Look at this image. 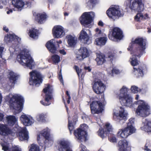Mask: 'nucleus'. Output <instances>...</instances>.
<instances>
[{
  "instance_id": "f257e3e1",
  "label": "nucleus",
  "mask_w": 151,
  "mask_h": 151,
  "mask_svg": "<svg viewBox=\"0 0 151 151\" xmlns=\"http://www.w3.org/2000/svg\"><path fill=\"white\" fill-rule=\"evenodd\" d=\"M146 42V40L143 39L142 38H138L132 39L131 45L129 46L128 48V51L131 50L133 47V44H138L139 46V51L138 53L139 54H139L138 55L135 52L133 53L132 57L130 58L129 60L132 65L134 66L138 64V62L136 58V56L139 58L140 57V55L143 54V51L145 49Z\"/></svg>"
},
{
  "instance_id": "f03ea898",
  "label": "nucleus",
  "mask_w": 151,
  "mask_h": 151,
  "mask_svg": "<svg viewBox=\"0 0 151 151\" xmlns=\"http://www.w3.org/2000/svg\"><path fill=\"white\" fill-rule=\"evenodd\" d=\"M7 97L10 99V106L15 110V113L17 114L21 112L23 108L24 102L23 97L19 94H10Z\"/></svg>"
},
{
  "instance_id": "7ed1b4c3",
  "label": "nucleus",
  "mask_w": 151,
  "mask_h": 151,
  "mask_svg": "<svg viewBox=\"0 0 151 151\" xmlns=\"http://www.w3.org/2000/svg\"><path fill=\"white\" fill-rule=\"evenodd\" d=\"M17 60L21 65L32 69L35 63L27 50H24L17 56Z\"/></svg>"
},
{
  "instance_id": "20e7f679",
  "label": "nucleus",
  "mask_w": 151,
  "mask_h": 151,
  "mask_svg": "<svg viewBox=\"0 0 151 151\" xmlns=\"http://www.w3.org/2000/svg\"><path fill=\"white\" fill-rule=\"evenodd\" d=\"M12 131L4 124H0V139L3 141L4 144L1 143L2 147V150L4 151H9L8 148V144L5 141V137L9 134H12Z\"/></svg>"
},
{
  "instance_id": "39448f33",
  "label": "nucleus",
  "mask_w": 151,
  "mask_h": 151,
  "mask_svg": "<svg viewBox=\"0 0 151 151\" xmlns=\"http://www.w3.org/2000/svg\"><path fill=\"white\" fill-rule=\"evenodd\" d=\"M139 105L136 110V114L142 117H145L150 114V108L148 104L144 101H138Z\"/></svg>"
},
{
  "instance_id": "423d86ee",
  "label": "nucleus",
  "mask_w": 151,
  "mask_h": 151,
  "mask_svg": "<svg viewBox=\"0 0 151 151\" xmlns=\"http://www.w3.org/2000/svg\"><path fill=\"white\" fill-rule=\"evenodd\" d=\"M50 130L46 128L42 130L40 134L38 135L37 141L40 146L45 147H49L51 145V144H48L46 142L49 141Z\"/></svg>"
},
{
  "instance_id": "0eeeda50",
  "label": "nucleus",
  "mask_w": 151,
  "mask_h": 151,
  "mask_svg": "<svg viewBox=\"0 0 151 151\" xmlns=\"http://www.w3.org/2000/svg\"><path fill=\"white\" fill-rule=\"evenodd\" d=\"M130 0H128L124 2V5L129 6L132 10L137 11L138 12H142L144 9V4L142 0H134L129 5Z\"/></svg>"
},
{
  "instance_id": "6e6552de",
  "label": "nucleus",
  "mask_w": 151,
  "mask_h": 151,
  "mask_svg": "<svg viewBox=\"0 0 151 151\" xmlns=\"http://www.w3.org/2000/svg\"><path fill=\"white\" fill-rule=\"evenodd\" d=\"M88 128V126L87 125L85 124H81L80 128L74 131V135L78 139L81 141H86L87 136L86 130Z\"/></svg>"
},
{
  "instance_id": "1a4fd4ad",
  "label": "nucleus",
  "mask_w": 151,
  "mask_h": 151,
  "mask_svg": "<svg viewBox=\"0 0 151 151\" xmlns=\"http://www.w3.org/2000/svg\"><path fill=\"white\" fill-rule=\"evenodd\" d=\"M53 91L52 86L49 84L45 85V88L43 90V92L45 94V102L43 101H41V104L45 106H47L50 104L51 103L49 101L52 98V95Z\"/></svg>"
},
{
  "instance_id": "9d476101",
  "label": "nucleus",
  "mask_w": 151,
  "mask_h": 151,
  "mask_svg": "<svg viewBox=\"0 0 151 151\" xmlns=\"http://www.w3.org/2000/svg\"><path fill=\"white\" fill-rule=\"evenodd\" d=\"M29 75L30 77L29 81L30 85L38 86L42 83L43 77L38 72L33 70L30 72Z\"/></svg>"
},
{
  "instance_id": "9b49d317",
  "label": "nucleus",
  "mask_w": 151,
  "mask_h": 151,
  "mask_svg": "<svg viewBox=\"0 0 151 151\" xmlns=\"http://www.w3.org/2000/svg\"><path fill=\"white\" fill-rule=\"evenodd\" d=\"M90 107L91 113L93 114L101 113L104 110V106L99 101H92L90 104Z\"/></svg>"
},
{
  "instance_id": "f8f14e48",
  "label": "nucleus",
  "mask_w": 151,
  "mask_h": 151,
  "mask_svg": "<svg viewBox=\"0 0 151 151\" xmlns=\"http://www.w3.org/2000/svg\"><path fill=\"white\" fill-rule=\"evenodd\" d=\"M94 17L95 13L93 12H85L80 18V22L82 24H88L91 23Z\"/></svg>"
},
{
  "instance_id": "ddd939ff",
  "label": "nucleus",
  "mask_w": 151,
  "mask_h": 151,
  "mask_svg": "<svg viewBox=\"0 0 151 151\" xmlns=\"http://www.w3.org/2000/svg\"><path fill=\"white\" fill-rule=\"evenodd\" d=\"M106 14L110 18H113V17H120L122 16L123 12L121 10L120 8L117 6H114L109 8L106 11Z\"/></svg>"
},
{
  "instance_id": "4468645a",
  "label": "nucleus",
  "mask_w": 151,
  "mask_h": 151,
  "mask_svg": "<svg viewBox=\"0 0 151 151\" xmlns=\"http://www.w3.org/2000/svg\"><path fill=\"white\" fill-rule=\"evenodd\" d=\"M90 50L86 47H81L78 50V53L76 54V58L82 61L90 55Z\"/></svg>"
},
{
  "instance_id": "2eb2a0df",
  "label": "nucleus",
  "mask_w": 151,
  "mask_h": 151,
  "mask_svg": "<svg viewBox=\"0 0 151 151\" xmlns=\"http://www.w3.org/2000/svg\"><path fill=\"white\" fill-rule=\"evenodd\" d=\"M123 37L122 31L119 28L115 27L112 30V35H109V38L112 41H114L115 39L121 40Z\"/></svg>"
},
{
  "instance_id": "dca6fc26",
  "label": "nucleus",
  "mask_w": 151,
  "mask_h": 151,
  "mask_svg": "<svg viewBox=\"0 0 151 151\" xmlns=\"http://www.w3.org/2000/svg\"><path fill=\"white\" fill-rule=\"evenodd\" d=\"M93 88L94 92L97 94L103 93L105 90V86L100 80H95L93 82Z\"/></svg>"
},
{
  "instance_id": "f3484780",
  "label": "nucleus",
  "mask_w": 151,
  "mask_h": 151,
  "mask_svg": "<svg viewBox=\"0 0 151 151\" xmlns=\"http://www.w3.org/2000/svg\"><path fill=\"white\" fill-rule=\"evenodd\" d=\"M104 131L103 129L100 128L98 133L99 135L102 138L105 137L108 134H111L113 131V128L110 124L106 123L104 127Z\"/></svg>"
},
{
  "instance_id": "a211bd4d",
  "label": "nucleus",
  "mask_w": 151,
  "mask_h": 151,
  "mask_svg": "<svg viewBox=\"0 0 151 151\" xmlns=\"http://www.w3.org/2000/svg\"><path fill=\"white\" fill-rule=\"evenodd\" d=\"M52 32L54 36L57 38H60L65 35L64 28L60 25H56L53 28Z\"/></svg>"
},
{
  "instance_id": "6ab92c4d",
  "label": "nucleus",
  "mask_w": 151,
  "mask_h": 151,
  "mask_svg": "<svg viewBox=\"0 0 151 151\" xmlns=\"http://www.w3.org/2000/svg\"><path fill=\"white\" fill-rule=\"evenodd\" d=\"M58 143L57 147L59 151H73L70 143L68 141L60 140L58 142Z\"/></svg>"
},
{
  "instance_id": "aec40b11",
  "label": "nucleus",
  "mask_w": 151,
  "mask_h": 151,
  "mask_svg": "<svg viewBox=\"0 0 151 151\" xmlns=\"http://www.w3.org/2000/svg\"><path fill=\"white\" fill-rule=\"evenodd\" d=\"M20 119L21 122L25 126L31 125L35 122V120L32 116L25 114L22 115Z\"/></svg>"
},
{
  "instance_id": "412c9836",
  "label": "nucleus",
  "mask_w": 151,
  "mask_h": 151,
  "mask_svg": "<svg viewBox=\"0 0 151 151\" xmlns=\"http://www.w3.org/2000/svg\"><path fill=\"white\" fill-rule=\"evenodd\" d=\"M135 132L134 129H130L126 127L124 129H119L117 134L118 136L121 138H125Z\"/></svg>"
},
{
  "instance_id": "4be33fe9",
  "label": "nucleus",
  "mask_w": 151,
  "mask_h": 151,
  "mask_svg": "<svg viewBox=\"0 0 151 151\" xmlns=\"http://www.w3.org/2000/svg\"><path fill=\"white\" fill-rule=\"evenodd\" d=\"M119 151H130L131 147L129 142L126 140L120 141L119 142Z\"/></svg>"
},
{
  "instance_id": "5701e85b",
  "label": "nucleus",
  "mask_w": 151,
  "mask_h": 151,
  "mask_svg": "<svg viewBox=\"0 0 151 151\" xmlns=\"http://www.w3.org/2000/svg\"><path fill=\"white\" fill-rule=\"evenodd\" d=\"M133 73L137 77H142L143 76L144 72L147 70L146 66L143 65L139 66L138 68H134Z\"/></svg>"
},
{
  "instance_id": "b1692460",
  "label": "nucleus",
  "mask_w": 151,
  "mask_h": 151,
  "mask_svg": "<svg viewBox=\"0 0 151 151\" xmlns=\"http://www.w3.org/2000/svg\"><path fill=\"white\" fill-rule=\"evenodd\" d=\"M119 99L121 104L123 105L131 107L132 105V98L129 95Z\"/></svg>"
},
{
  "instance_id": "393cba45",
  "label": "nucleus",
  "mask_w": 151,
  "mask_h": 151,
  "mask_svg": "<svg viewBox=\"0 0 151 151\" xmlns=\"http://www.w3.org/2000/svg\"><path fill=\"white\" fill-rule=\"evenodd\" d=\"M79 39L83 41L84 43L89 44L91 42L89 37L84 29H83L80 33Z\"/></svg>"
},
{
  "instance_id": "a878e982",
  "label": "nucleus",
  "mask_w": 151,
  "mask_h": 151,
  "mask_svg": "<svg viewBox=\"0 0 151 151\" xmlns=\"http://www.w3.org/2000/svg\"><path fill=\"white\" fill-rule=\"evenodd\" d=\"M141 128V129L145 131L151 132V121H148L146 119H143Z\"/></svg>"
},
{
  "instance_id": "bb28decb",
  "label": "nucleus",
  "mask_w": 151,
  "mask_h": 151,
  "mask_svg": "<svg viewBox=\"0 0 151 151\" xmlns=\"http://www.w3.org/2000/svg\"><path fill=\"white\" fill-rule=\"evenodd\" d=\"M18 134L19 139L21 141L27 140L29 138L28 132L25 127L21 128Z\"/></svg>"
},
{
  "instance_id": "cd10ccee",
  "label": "nucleus",
  "mask_w": 151,
  "mask_h": 151,
  "mask_svg": "<svg viewBox=\"0 0 151 151\" xmlns=\"http://www.w3.org/2000/svg\"><path fill=\"white\" fill-rule=\"evenodd\" d=\"M66 38L67 43L69 47H73L77 43V38L74 36L68 35L66 36Z\"/></svg>"
},
{
  "instance_id": "c85d7f7f",
  "label": "nucleus",
  "mask_w": 151,
  "mask_h": 151,
  "mask_svg": "<svg viewBox=\"0 0 151 151\" xmlns=\"http://www.w3.org/2000/svg\"><path fill=\"white\" fill-rule=\"evenodd\" d=\"M54 40L52 39L48 41L46 45V47L49 51L53 53H55L56 51V48L54 44Z\"/></svg>"
},
{
  "instance_id": "c756f323",
  "label": "nucleus",
  "mask_w": 151,
  "mask_h": 151,
  "mask_svg": "<svg viewBox=\"0 0 151 151\" xmlns=\"http://www.w3.org/2000/svg\"><path fill=\"white\" fill-rule=\"evenodd\" d=\"M12 4L19 11L22 10L25 4L22 0H13Z\"/></svg>"
},
{
  "instance_id": "7c9ffc66",
  "label": "nucleus",
  "mask_w": 151,
  "mask_h": 151,
  "mask_svg": "<svg viewBox=\"0 0 151 151\" xmlns=\"http://www.w3.org/2000/svg\"><path fill=\"white\" fill-rule=\"evenodd\" d=\"M47 17V15L45 13L38 14H37L35 19L39 23L42 24L44 22Z\"/></svg>"
},
{
  "instance_id": "2f4dec72",
  "label": "nucleus",
  "mask_w": 151,
  "mask_h": 151,
  "mask_svg": "<svg viewBox=\"0 0 151 151\" xmlns=\"http://www.w3.org/2000/svg\"><path fill=\"white\" fill-rule=\"evenodd\" d=\"M20 40L19 38L14 34H7L4 37V40L7 43L13 40Z\"/></svg>"
},
{
  "instance_id": "473e14b6",
  "label": "nucleus",
  "mask_w": 151,
  "mask_h": 151,
  "mask_svg": "<svg viewBox=\"0 0 151 151\" xmlns=\"http://www.w3.org/2000/svg\"><path fill=\"white\" fill-rule=\"evenodd\" d=\"M128 88L125 86H123L120 90L119 94L118 96L119 99L125 97L129 95L127 94Z\"/></svg>"
},
{
  "instance_id": "72a5a7b5",
  "label": "nucleus",
  "mask_w": 151,
  "mask_h": 151,
  "mask_svg": "<svg viewBox=\"0 0 151 151\" xmlns=\"http://www.w3.org/2000/svg\"><path fill=\"white\" fill-rule=\"evenodd\" d=\"M39 33L37 29L32 28L30 29L29 32V35L30 37L34 39H37L38 37Z\"/></svg>"
},
{
  "instance_id": "f704fd0d",
  "label": "nucleus",
  "mask_w": 151,
  "mask_h": 151,
  "mask_svg": "<svg viewBox=\"0 0 151 151\" xmlns=\"http://www.w3.org/2000/svg\"><path fill=\"white\" fill-rule=\"evenodd\" d=\"M9 81L12 83L10 85L11 86H13L16 83L17 79V76L16 74L13 72H10L8 75Z\"/></svg>"
},
{
  "instance_id": "c9c22d12",
  "label": "nucleus",
  "mask_w": 151,
  "mask_h": 151,
  "mask_svg": "<svg viewBox=\"0 0 151 151\" xmlns=\"http://www.w3.org/2000/svg\"><path fill=\"white\" fill-rule=\"evenodd\" d=\"M118 109L119 112L117 116L119 117L121 119H125L127 115V113L122 107H119Z\"/></svg>"
},
{
  "instance_id": "e433bc0d",
  "label": "nucleus",
  "mask_w": 151,
  "mask_h": 151,
  "mask_svg": "<svg viewBox=\"0 0 151 151\" xmlns=\"http://www.w3.org/2000/svg\"><path fill=\"white\" fill-rule=\"evenodd\" d=\"M46 114L43 113L38 114L36 116V119L39 122L44 123L46 121Z\"/></svg>"
},
{
  "instance_id": "4c0bfd02",
  "label": "nucleus",
  "mask_w": 151,
  "mask_h": 151,
  "mask_svg": "<svg viewBox=\"0 0 151 151\" xmlns=\"http://www.w3.org/2000/svg\"><path fill=\"white\" fill-rule=\"evenodd\" d=\"M8 124L11 126L15 124L17 121V118L14 116H9L6 117Z\"/></svg>"
},
{
  "instance_id": "58836bf2",
  "label": "nucleus",
  "mask_w": 151,
  "mask_h": 151,
  "mask_svg": "<svg viewBox=\"0 0 151 151\" xmlns=\"http://www.w3.org/2000/svg\"><path fill=\"white\" fill-rule=\"evenodd\" d=\"M106 38L105 37L96 38L95 40V43L98 45H104L107 40Z\"/></svg>"
},
{
  "instance_id": "ea45409f",
  "label": "nucleus",
  "mask_w": 151,
  "mask_h": 151,
  "mask_svg": "<svg viewBox=\"0 0 151 151\" xmlns=\"http://www.w3.org/2000/svg\"><path fill=\"white\" fill-rule=\"evenodd\" d=\"M74 117L75 119L74 120H73V123H71V122L69 121V120H68V127L71 134L72 131L74 129V126L77 120V117L76 116Z\"/></svg>"
},
{
  "instance_id": "a19ab883",
  "label": "nucleus",
  "mask_w": 151,
  "mask_h": 151,
  "mask_svg": "<svg viewBox=\"0 0 151 151\" xmlns=\"http://www.w3.org/2000/svg\"><path fill=\"white\" fill-rule=\"evenodd\" d=\"M96 60L98 65H101L104 62V56L101 55H98Z\"/></svg>"
},
{
  "instance_id": "79ce46f5",
  "label": "nucleus",
  "mask_w": 151,
  "mask_h": 151,
  "mask_svg": "<svg viewBox=\"0 0 151 151\" xmlns=\"http://www.w3.org/2000/svg\"><path fill=\"white\" fill-rule=\"evenodd\" d=\"M134 119L133 118H131L129 120V122L127 124V127L131 129H134V132H135L136 129L134 127Z\"/></svg>"
},
{
  "instance_id": "37998d69",
  "label": "nucleus",
  "mask_w": 151,
  "mask_h": 151,
  "mask_svg": "<svg viewBox=\"0 0 151 151\" xmlns=\"http://www.w3.org/2000/svg\"><path fill=\"white\" fill-rule=\"evenodd\" d=\"M29 151H40V149L37 145L32 144L31 145Z\"/></svg>"
},
{
  "instance_id": "c03bdc74",
  "label": "nucleus",
  "mask_w": 151,
  "mask_h": 151,
  "mask_svg": "<svg viewBox=\"0 0 151 151\" xmlns=\"http://www.w3.org/2000/svg\"><path fill=\"white\" fill-rule=\"evenodd\" d=\"M144 149L146 151H151V141H147Z\"/></svg>"
},
{
  "instance_id": "a18cd8bd",
  "label": "nucleus",
  "mask_w": 151,
  "mask_h": 151,
  "mask_svg": "<svg viewBox=\"0 0 151 151\" xmlns=\"http://www.w3.org/2000/svg\"><path fill=\"white\" fill-rule=\"evenodd\" d=\"M130 89L132 92L134 93H137L139 91L140 92L142 90V89L139 88L138 87L135 86H132Z\"/></svg>"
},
{
  "instance_id": "49530a36",
  "label": "nucleus",
  "mask_w": 151,
  "mask_h": 151,
  "mask_svg": "<svg viewBox=\"0 0 151 151\" xmlns=\"http://www.w3.org/2000/svg\"><path fill=\"white\" fill-rule=\"evenodd\" d=\"M53 62L55 63H58L60 61V57L56 55H54L52 57Z\"/></svg>"
},
{
  "instance_id": "de8ad7c7",
  "label": "nucleus",
  "mask_w": 151,
  "mask_h": 151,
  "mask_svg": "<svg viewBox=\"0 0 151 151\" xmlns=\"http://www.w3.org/2000/svg\"><path fill=\"white\" fill-rule=\"evenodd\" d=\"M144 16L142 13H137L134 17L135 20L137 21H140L143 19Z\"/></svg>"
},
{
  "instance_id": "09e8293b",
  "label": "nucleus",
  "mask_w": 151,
  "mask_h": 151,
  "mask_svg": "<svg viewBox=\"0 0 151 151\" xmlns=\"http://www.w3.org/2000/svg\"><path fill=\"white\" fill-rule=\"evenodd\" d=\"M109 139L111 142H116L117 141L116 138L114 135H112L111 137H109Z\"/></svg>"
},
{
  "instance_id": "8fccbe9b",
  "label": "nucleus",
  "mask_w": 151,
  "mask_h": 151,
  "mask_svg": "<svg viewBox=\"0 0 151 151\" xmlns=\"http://www.w3.org/2000/svg\"><path fill=\"white\" fill-rule=\"evenodd\" d=\"M74 68L76 70L78 76L79 77L80 75H81L82 73V70L81 69H80L77 66H75L74 67Z\"/></svg>"
},
{
  "instance_id": "3c124183",
  "label": "nucleus",
  "mask_w": 151,
  "mask_h": 151,
  "mask_svg": "<svg viewBox=\"0 0 151 151\" xmlns=\"http://www.w3.org/2000/svg\"><path fill=\"white\" fill-rule=\"evenodd\" d=\"M95 32L94 36L96 37H98L101 34V31L98 28H96L95 29Z\"/></svg>"
},
{
  "instance_id": "603ef678",
  "label": "nucleus",
  "mask_w": 151,
  "mask_h": 151,
  "mask_svg": "<svg viewBox=\"0 0 151 151\" xmlns=\"http://www.w3.org/2000/svg\"><path fill=\"white\" fill-rule=\"evenodd\" d=\"M112 75L114 74H118L119 73V70L116 67H113Z\"/></svg>"
},
{
  "instance_id": "864d4df0",
  "label": "nucleus",
  "mask_w": 151,
  "mask_h": 151,
  "mask_svg": "<svg viewBox=\"0 0 151 151\" xmlns=\"http://www.w3.org/2000/svg\"><path fill=\"white\" fill-rule=\"evenodd\" d=\"M107 71L108 74H110L111 76H112V72L113 71L112 67L108 68L107 69Z\"/></svg>"
},
{
  "instance_id": "5fc2aeb1",
  "label": "nucleus",
  "mask_w": 151,
  "mask_h": 151,
  "mask_svg": "<svg viewBox=\"0 0 151 151\" xmlns=\"http://www.w3.org/2000/svg\"><path fill=\"white\" fill-rule=\"evenodd\" d=\"M12 151H21V150L18 146H14Z\"/></svg>"
},
{
  "instance_id": "6e6d98bb",
  "label": "nucleus",
  "mask_w": 151,
  "mask_h": 151,
  "mask_svg": "<svg viewBox=\"0 0 151 151\" xmlns=\"http://www.w3.org/2000/svg\"><path fill=\"white\" fill-rule=\"evenodd\" d=\"M96 2V0H89L87 2V4L88 5H90L91 4H95Z\"/></svg>"
},
{
  "instance_id": "4d7b16f0",
  "label": "nucleus",
  "mask_w": 151,
  "mask_h": 151,
  "mask_svg": "<svg viewBox=\"0 0 151 151\" xmlns=\"http://www.w3.org/2000/svg\"><path fill=\"white\" fill-rule=\"evenodd\" d=\"M59 79L60 81L62 83L63 85V77L61 73V70L60 71V73L59 74Z\"/></svg>"
},
{
  "instance_id": "13d9d810",
  "label": "nucleus",
  "mask_w": 151,
  "mask_h": 151,
  "mask_svg": "<svg viewBox=\"0 0 151 151\" xmlns=\"http://www.w3.org/2000/svg\"><path fill=\"white\" fill-rule=\"evenodd\" d=\"M115 54H110L109 56V58L110 59V60H112L113 58H114Z\"/></svg>"
},
{
  "instance_id": "bf43d9fd",
  "label": "nucleus",
  "mask_w": 151,
  "mask_h": 151,
  "mask_svg": "<svg viewBox=\"0 0 151 151\" xmlns=\"http://www.w3.org/2000/svg\"><path fill=\"white\" fill-rule=\"evenodd\" d=\"M59 52L60 53L63 55H65L66 54V52L64 49L59 50Z\"/></svg>"
},
{
  "instance_id": "052dcab7",
  "label": "nucleus",
  "mask_w": 151,
  "mask_h": 151,
  "mask_svg": "<svg viewBox=\"0 0 151 151\" xmlns=\"http://www.w3.org/2000/svg\"><path fill=\"white\" fill-rule=\"evenodd\" d=\"M84 68L85 70H87L88 72H90L91 70V69L89 66H84Z\"/></svg>"
},
{
  "instance_id": "680f3d73",
  "label": "nucleus",
  "mask_w": 151,
  "mask_h": 151,
  "mask_svg": "<svg viewBox=\"0 0 151 151\" xmlns=\"http://www.w3.org/2000/svg\"><path fill=\"white\" fill-rule=\"evenodd\" d=\"M4 48L2 47H0V57L1 56L2 53L3 52Z\"/></svg>"
},
{
  "instance_id": "e2e57ef3",
  "label": "nucleus",
  "mask_w": 151,
  "mask_h": 151,
  "mask_svg": "<svg viewBox=\"0 0 151 151\" xmlns=\"http://www.w3.org/2000/svg\"><path fill=\"white\" fill-rule=\"evenodd\" d=\"M98 24L99 26H103L104 25V24L102 21H99L98 23Z\"/></svg>"
},
{
  "instance_id": "0e129e2a",
  "label": "nucleus",
  "mask_w": 151,
  "mask_h": 151,
  "mask_svg": "<svg viewBox=\"0 0 151 151\" xmlns=\"http://www.w3.org/2000/svg\"><path fill=\"white\" fill-rule=\"evenodd\" d=\"M3 117V114L2 113H0V121H1L2 120Z\"/></svg>"
},
{
  "instance_id": "69168bd1",
  "label": "nucleus",
  "mask_w": 151,
  "mask_h": 151,
  "mask_svg": "<svg viewBox=\"0 0 151 151\" xmlns=\"http://www.w3.org/2000/svg\"><path fill=\"white\" fill-rule=\"evenodd\" d=\"M88 116L86 115L85 114H84L83 115V116H82V119H87V118H88Z\"/></svg>"
},
{
  "instance_id": "338daca9",
  "label": "nucleus",
  "mask_w": 151,
  "mask_h": 151,
  "mask_svg": "<svg viewBox=\"0 0 151 151\" xmlns=\"http://www.w3.org/2000/svg\"><path fill=\"white\" fill-rule=\"evenodd\" d=\"M144 16V19H146L148 18V15L147 14H145L144 15H143Z\"/></svg>"
},
{
  "instance_id": "774afa93",
  "label": "nucleus",
  "mask_w": 151,
  "mask_h": 151,
  "mask_svg": "<svg viewBox=\"0 0 151 151\" xmlns=\"http://www.w3.org/2000/svg\"><path fill=\"white\" fill-rule=\"evenodd\" d=\"M3 30L6 32H7L9 31L8 29L6 27H3Z\"/></svg>"
}]
</instances>
